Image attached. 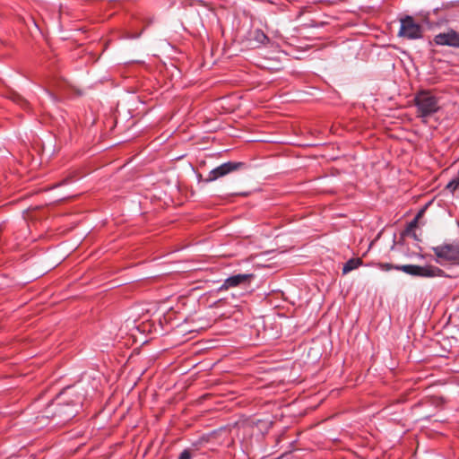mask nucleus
<instances>
[{"mask_svg": "<svg viewBox=\"0 0 459 459\" xmlns=\"http://www.w3.org/2000/svg\"><path fill=\"white\" fill-rule=\"evenodd\" d=\"M417 108V117L424 122L440 109L439 100L429 91H419L413 100Z\"/></svg>", "mask_w": 459, "mask_h": 459, "instance_id": "nucleus-1", "label": "nucleus"}, {"mask_svg": "<svg viewBox=\"0 0 459 459\" xmlns=\"http://www.w3.org/2000/svg\"><path fill=\"white\" fill-rule=\"evenodd\" d=\"M383 267L386 270L395 268L396 270H400L407 274L425 278L439 277L444 273L441 269L433 265L420 266L416 264H404L401 266H393L392 264H385Z\"/></svg>", "mask_w": 459, "mask_h": 459, "instance_id": "nucleus-2", "label": "nucleus"}, {"mask_svg": "<svg viewBox=\"0 0 459 459\" xmlns=\"http://www.w3.org/2000/svg\"><path fill=\"white\" fill-rule=\"evenodd\" d=\"M432 251L436 255V262L441 265L459 264V243L445 244L433 247Z\"/></svg>", "mask_w": 459, "mask_h": 459, "instance_id": "nucleus-3", "label": "nucleus"}, {"mask_svg": "<svg viewBox=\"0 0 459 459\" xmlns=\"http://www.w3.org/2000/svg\"><path fill=\"white\" fill-rule=\"evenodd\" d=\"M398 37L407 39H419L423 36V28L417 23L411 16H405L400 20Z\"/></svg>", "mask_w": 459, "mask_h": 459, "instance_id": "nucleus-4", "label": "nucleus"}, {"mask_svg": "<svg viewBox=\"0 0 459 459\" xmlns=\"http://www.w3.org/2000/svg\"><path fill=\"white\" fill-rule=\"evenodd\" d=\"M244 165L245 164L243 162H233V161H229V162L223 163V164L220 165L219 167L211 170L208 175V178L205 179V181L206 182L214 181V180L218 179L219 178L224 177L230 172H233V171H236V170L241 169L242 167H244Z\"/></svg>", "mask_w": 459, "mask_h": 459, "instance_id": "nucleus-5", "label": "nucleus"}, {"mask_svg": "<svg viewBox=\"0 0 459 459\" xmlns=\"http://www.w3.org/2000/svg\"><path fill=\"white\" fill-rule=\"evenodd\" d=\"M253 279L254 274L252 273H239L232 275L224 281L222 285L219 288V290H227L230 288L238 286H248Z\"/></svg>", "mask_w": 459, "mask_h": 459, "instance_id": "nucleus-6", "label": "nucleus"}, {"mask_svg": "<svg viewBox=\"0 0 459 459\" xmlns=\"http://www.w3.org/2000/svg\"><path fill=\"white\" fill-rule=\"evenodd\" d=\"M434 42L439 46L459 48V33L454 30H448L436 35Z\"/></svg>", "mask_w": 459, "mask_h": 459, "instance_id": "nucleus-7", "label": "nucleus"}, {"mask_svg": "<svg viewBox=\"0 0 459 459\" xmlns=\"http://www.w3.org/2000/svg\"><path fill=\"white\" fill-rule=\"evenodd\" d=\"M66 407L67 408H65L64 406H60L57 410V413L60 416L64 415L65 420H68L75 415V413L77 412V410L74 409V404L71 405L70 403H67Z\"/></svg>", "mask_w": 459, "mask_h": 459, "instance_id": "nucleus-8", "label": "nucleus"}, {"mask_svg": "<svg viewBox=\"0 0 459 459\" xmlns=\"http://www.w3.org/2000/svg\"><path fill=\"white\" fill-rule=\"evenodd\" d=\"M362 264L360 258H351L342 267V273L346 274L354 269H357Z\"/></svg>", "mask_w": 459, "mask_h": 459, "instance_id": "nucleus-9", "label": "nucleus"}, {"mask_svg": "<svg viewBox=\"0 0 459 459\" xmlns=\"http://www.w3.org/2000/svg\"><path fill=\"white\" fill-rule=\"evenodd\" d=\"M252 37L254 40L259 44H265L269 41L268 37L261 30H255L252 33Z\"/></svg>", "mask_w": 459, "mask_h": 459, "instance_id": "nucleus-10", "label": "nucleus"}, {"mask_svg": "<svg viewBox=\"0 0 459 459\" xmlns=\"http://www.w3.org/2000/svg\"><path fill=\"white\" fill-rule=\"evenodd\" d=\"M10 98L22 107L28 106L27 100L17 92H12Z\"/></svg>", "mask_w": 459, "mask_h": 459, "instance_id": "nucleus-11", "label": "nucleus"}, {"mask_svg": "<svg viewBox=\"0 0 459 459\" xmlns=\"http://www.w3.org/2000/svg\"><path fill=\"white\" fill-rule=\"evenodd\" d=\"M423 210H421L418 215L409 223L408 227H407V231H411L412 230H414L416 227H417V224H418V220L419 218L422 215L423 213Z\"/></svg>", "mask_w": 459, "mask_h": 459, "instance_id": "nucleus-12", "label": "nucleus"}, {"mask_svg": "<svg viewBox=\"0 0 459 459\" xmlns=\"http://www.w3.org/2000/svg\"><path fill=\"white\" fill-rule=\"evenodd\" d=\"M192 455L189 450L186 449L184 450L178 456V459H191Z\"/></svg>", "mask_w": 459, "mask_h": 459, "instance_id": "nucleus-13", "label": "nucleus"}, {"mask_svg": "<svg viewBox=\"0 0 459 459\" xmlns=\"http://www.w3.org/2000/svg\"><path fill=\"white\" fill-rule=\"evenodd\" d=\"M192 455L189 450L186 449L184 450L178 456V459H191Z\"/></svg>", "mask_w": 459, "mask_h": 459, "instance_id": "nucleus-14", "label": "nucleus"}, {"mask_svg": "<svg viewBox=\"0 0 459 459\" xmlns=\"http://www.w3.org/2000/svg\"><path fill=\"white\" fill-rule=\"evenodd\" d=\"M48 92L53 98L54 100H56L58 99L56 94L53 91L48 90Z\"/></svg>", "mask_w": 459, "mask_h": 459, "instance_id": "nucleus-15", "label": "nucleus"}, {"mask_svg": "<svg viewBox=\"0 0 459 459\" xmlns=\"http://www.w3.org/2000/svg\"><path fill=\"white\" fill-rule=\"evenodd\" d=\"M140 35H141V33L130 34V35L127 36V38H129V39H137Z\"/></svg>", "mask_w": 459, "mask_h": 459, "instance_id": "nucleus-16", "label": "nucleus"}]
</instances>
